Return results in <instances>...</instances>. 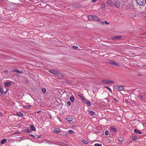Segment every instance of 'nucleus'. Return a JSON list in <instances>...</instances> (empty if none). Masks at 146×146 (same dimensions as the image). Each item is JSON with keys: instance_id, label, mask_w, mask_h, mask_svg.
<instances>
[{"instance_id": "obj_1", "label": "nucleus", "mask_w": 146, "mask_h": 146, "mask_svg": "<svg viewBox=\"0 0 146 146\" xmlns=\"http://www.w3.org/2000/svg\"><path fill=\"white\" fill-rule=\"evenodd\" d=\"M136 3L139 6H143L146 3V0H135Z\"/></svg>"}, {"instance_id": "obj_2", "label": "nucleus", "mask_w": 146, "mask_h": 146, "mask_svg": "<svg viewBox=\"0 0 146 146\" xmlns=\"http://www.w3.org/2000/svg\"><path fill=\"white\" fill-rule=\"evenodd\" d=\"M101 82L103 84H108L113 83V82L111 80H104L101 81Z\"/></svg>"}, {"instance_id": "obj_3", "label": "nucleus", "mask_w": 146, "mask_h": 146, "mask_svg": "<svg viewBox=\"0 0 146 146\" xmlns=\"http://www.w3.org/2000/svg\"><path fill=\"white\" fill-rule=\"evenodd\" d=\"M108 63L111 65H113L116 66H119L117 63L112 60H110L108 61Z\"/></svg>"}, {"instance_id": "obj_4", "label": "nucleus", "mask_w": 146, "mask_h": 146, "mask_svg": "<svg viewBox=\"0 0 146 146\" xmlns=\"http://www.w3.org/2000/svg\"><path fill=\"white\" fill-rule=\"evenodd\" d=\"M49 72L52 74H54L56 75H59L60 73L59 72L53 70H49Z\"/></svg>"}, {"instance_id": "obj_5", "label": "nucleus", "mask_w": 146, "mask_h": 146, "mask_svg": "<svg viewBox=\"0 0 146 146\" xmlns=\"http://www.w3.org/2000/svg\"><path fill=\"white\" fill-rule=\"evenodd\" d=\"M82 100L83 102L87 104L89 106H90L91 105V103L88 100H86L85 98H83Z\"/></svg>"}, {"instance_id": "obj_6", "label": "nucleus", "mask_w": 146, "mask_h": 146, "mask_svg": "<svg viewBox=\"0 0 146 146\" xmlns=\"http://www.w3.org/2000/svg\"><path fill=\"white\" fill-rule=\"evenodd\" d=\"M107 4L108 6L111 7L113 6L114 5V3L110 0L108 1L107 2Z\"/></svg>"}, {"instance_id": "obj_7", "label": "nucleus", "mask_w": 146, "mask_h": 146, "mask_svg": "<svg viewBox=\"0 0 146 146\" xmlns=\"http://www.w3.org/2000/svg\"><path fill=\"white\" fill-rule=\"evenodd\" d=\"M53 131L54 133L56 134H58L60 133V130L59 128H56L54 129Z\"/></svg>"}, {"instance_id": "obj_8", "label": "nucleus", "mask_w": 146, "mask_h": 146, "mask_svg": "<svg viewBox=\"0 0 146 146\" xmlns=\"http://www.w3.org/2000/svg\"><path fill=\"white\" fill-rule=\"evenodd\" d=\"M120 2L119 1H116L114 3L115 5L117 8H118L120 5Z\"/></svg>"}, {"instance_id": "obj_9", "label": "nucleus", "mask_w": 146, "mask_h": 146, "mask_svg": "<svg viewBox=\"0 0 146 146\" xmlns=\"http://www.w3.org/2000/svg\"><path fill=\"white\" fill-rule=\"evenodd\" d=\"M11 81H9L5 82V84L6 86L8 87L9 86L11 85Z\"/></svg>"}, {"instance_id": "obj_10", "label": "nucleus", "mask_w": 146, "mask_h": 146, "mask_svg": "<svg viewBox=\"0 0 146 146\" xmlns=\"http://www.w3.org/2000/svg\"><path fill=\"white\" fill-rule=\"evenodd\" d=\"M66 119L68 121H71L73 120V118L71 116H68L66 117Z\"/></svg>"}, {"instance_id": "obj_11", "label": "nucleus", "mask_w": 146, "mask_h": 146, "mask_svg": "<svg viewBox=\"0 0 146 146\" xmlns=\"http://www.w3.org/2000/svg\"><path fill=\"white\" fill-rule=\"evenodd\" d=\"M88 18L90 20H94V16L93 15H89L88 16Z\"/></svg>"}, {"instance_id": "obj_12", "label": "nucleus", "mask_w": 146, "mask_h": 146, "mask_svg": "<svg viewBox=\"0 0 146 146\" xmlns=\"http://www.w3.org/2000/svg\"><path fill=\"white\" fill-rule=\"evenodd\" d=\"M134 131L135 133L139 134H140L142 133L140 131L136 129H135L134 130Z\"/></svg>"}, {"instance_id": "obj_13", "label": "nucleus", "mask_w": 146, "mask_h": 146, "mask_svg": "<svg viewBox=\"0 0 146 146\" xmlns=\"http://www.w3.org/2000/svg\"><path fill=\"white\" fill-rule=\"evenodd\" d=\"M24 131L25 132H26L27 133H29L32 131L31 128L29 129L28 128H26Z\"/></svg>"}, {"instance_id": "obj_14", "label": "nucleus", "mask_w": 146, "mask_h": 146, "mask_svg": "<svg viewBox=\"0 0 146 146\" xmlns=\"http://www.w3.org/2000/svg\"><path fill=\"white\" fill-rule=\"evenodd\" d=\"M0 92L2 94L4 93L5 94H6L7 92H4V90H3V88L1 86H0Z\"/></svg>"}, {"instance_id": "obj_15", "label": "nucleus", "mask_w": 146, "mask_h": 146, "mask_svg": "<svg viewBox=\"0 0 146 146\" xmlns=\"http://www.w3.org/2000/svg\"><path fill=\"white\" fill-rule=\"evenodd\" d=\"M30 128L32 131H35L36 130V128L33 125H31L30 126Z\"/></svg>"}, {"instance_id": "obj_16", "label": "nucleus", "mask_w": 146, "mask_h": 146, "mask_svg": "<svg viewBox=\"0 0 146 146\" xmlns=\"http://www.w3.org/2000/svg\"><path fill=\"white\" fill-rule=\"evenodd\" d=\"M13 71L14 72H17V73L19 74H21L22 73V72L21 71L19 70H13Z\"/></svg>"}, {"instance_id": "obj_17", "label": "nucleus", "mask_w": 146, "mask_h": 146, "mask_svg": "<svg viewBox=\"0 0 146 146\" xmlns=\"http://www.w3.org/2000/svg\"><path fill=\"white\" fill-rule=\"evenodd\" d=\"M81 141L83 143L86 144H88V142L86 140L84 139H82L81 140Z\"/></svg>"}, {"instance_id": "obj_18", "label": "nucleus", "mask_w": 146, "mask_h": 146, "mask_svg": "<svg viewBox=\"0 0 146 146\" xmlns=\"http://www.w3.org/2000/svg\"><path fill=\"white\" fill-rule=\"evenodd\" d=\"M121 38L120 36H117L114 37L113 38V39L114 40L119 39Z\"/></svg>"}, {"instance_id": "obj_19", "label": "nucleus", "mask_w": 146, "mask_h": 146, "mask_svg": "<svg viewBox=\"0 0 146 146\" xmlns=\"http://www.w3.org/2000/svg\"><path fill=\"white\" fill-rule=\"evenodd\" d=\"M7 141V140L6 139H4L2 140L1 141V144H3L4 143H5V142H6Z\"/></svg>"}, {"instance_id": "obj_20", "label": "nucleus", "mask_w": 146, "mask_h": 146, "mask_svg": "<svg viewBox=\"0 0 146 146\" xmlns=\"http://www.w3.org/2000/svg\"><path fill=\"white\" fill-rule=\"evenodd\" d=\"M31 105H26L23 107V108H25L27 109H29L31 108Z\"/></svg>"}, {"instance_id": "obj_21", "label": "nucleus", "mask_w": 146, "mask_h": 146, "mask_svg": "<svg viewBox=\"0 0 146 146\" xmlns=\"http://www.w3.org/2000/svg\"><path fill=\"white\" fill-rule=\"evenodd\" d=\"M123 86H119V87L118 90L119 91H121L123 90Z\"/></svg>"}, {"instance_id": "obj_22", "label": "nucleus", "mask_w": 146, "mask_h": 146, "mask_svg": "<svg viewBox=\"0 0 146 146\" xmlns=\"http://www.w3.org/2000/svg\"><path fill=\"white\" fill-rule=\"evenodd\" d=\"M17 114L18 116L21 117L23 115V114L20 112L17 113Z\"/></svg>"}, {"instance_id": "obj_23", "label": "nucleus", "mask_w": 146, "mask_h": 146, "mask_svg": "<svg viewBox=\"0 0 146 146\" xmlns=\"http://www.w3.org/2000/svg\"><path fill=\"white\" fill-rule=\"evenodd\" d=\"M70 99L71 102H72L74 101V98L73 96H71L70 97Z\"/></svg>"}, {"instance_id": "obj_24", "label": "nucleus", "mask_w": 146, "mask_h": 146, "mask_svg": "<svg viewBox=\"0 0 146 146\" xmlns=\"http://www.w3.org/2000/svg\"><path fill=\"white\" fill-rule=\"evenodd\" d=\"M118 140L121 142H122L123 141V137H119L118 138Z\"/></svg>"}, {"instance_id": "obj_25", "label": "nucleus", "mask_w": 146, "mask_h": 146, "mask_svg": "<svg viewBox=\"0 0 146 146\" xmlns=\"http://www.w3.org/2000/svg\"><path fill=\"white\" fill-rule=\"evenodd\" d=\"M111 129L112 131H113L115 132H116L117 131L116 129L115 128L113 127H111Z\"/></svg>"}, {"instance_id": "obj_26", "label": "nucleus", "mask_w": 146, "mask_h": 146, "mask_svg": "<svg viewBox=\"0 0 146 146\" xmlns=\"http://www.w3.org/2000/svg\"><path fill=\"white\" fill-rule=\"evenodd\" d=\"M94 20H95L96 21H100V19L97 17H94Z\"/></svg>"}, {"instance_id": "obj_27", "label": "nucleus", "mask_w": 146, "mask_h": 146, "mask_svg": "<svg viewBox=\"0 0 146 146\" xmlns=\"http://www.w3.org/2000/svg\"><path fill=\"white\" fill-rule=\"evenodd\" d=\"M106 6V4L105 3H102L101 5V8L102 9L104 8Z\"/></svg>"}, {"instance_id": "obj_28", "label": "nucleus", "mask_w": 146, "mask_h": 146, "mask_svg": "<svg viewBox=\"0 0 146 146\" xmlns=\"http://www.w3.org/2000/svg\"><path fill=\"white\" fill-rule=\"evenodd\" d=\"M104 87L106 88H107L110 91V92H112V90H111V88H110L108 87L107 86H104Z\"/></svg>"}, {"instance_id": "obj_29", "label": "nucleus", "mask_w": 146, "mask_h": 146, "mask_svg": "<svg viewBox=\"0 0 146 146\" xmlns=\"http://www.w3.org/2000/svg\"><path fill=\"white\" fill-rule=\"evenodd\" d=\"M68 133L71 134H72L74 133V131L72 130H69L68 131Z\"/></svg>"}, {"instance_id": "obj_30", "label": "nucleus", "mask_w": 146, "mask_h": 146, "mask_svg": "<svg viewBox=\"0 0 146 146\" xmlns=\"http://www.w3.org/2000/svg\"><path fill=\"white\" fill-rule=\"evenodd\" d=\"M42 91L44 93H45L46 92V90L45 88H43L42 89Z\"/></svg>"}, {"instance_id": "obj_31", "label": "nucleus", "mask_w": 146, "mask_h": 146, "mask_svg": "<svg viewBox=\"0 0 146 146\" xmlns=\"http://www.w3.org/2000/svg\"><path fill=\"white\" fill-rule=\"evenodd\" d=\"M89 113L91 115H94V112L93 111H90Z\"/></svg>"}, {"instance_id": "obj_32", "label": "nucleus", "mask_w": 146, "mask_h": 146, "mask_svg": "<svg viewBox=\"0 0 146 146\" xmlns=\"http://www.w3.org/2000/svg\"><path fill=\"white\" fill-rule=\"evenodd\" d=\"M94 145V146H102V145L100 143H95Z\"/></svg>"}, {"instance_id": "obj_33", "label": "nucleus", "mask_w": 146, "mask_h": 146, "mask_svg": "<svg viewBox=\"0 0 146 146\" xmlns=\"http://www.w3.org/2000/svg\"><path fill=\"white\" fill-rule=\"evenodd\" d=\"M99 22L100 24H101L102 25H104V22L103 21H102L100 20V21H99Z\"/></svg>"}, {"instance_id": "obj_34", "label": "nucleus", "mask_w": 146, "mask_h": 146, "mask_svg": "<svg viewBox=\"0 0 146 146\" xmlns=\"http://www.w3.org/2000/svg\"><path fill=\"white\" fill-rule=\"evenodd\" d=\"M132 139L133 140H135L137 139V137L135 136H134L132 137Z\"/></svg>"}, {"instance_id": "obj_35", "label": "nucleus", "mask_w": 146, "mask_h": 146, "mask_svg": "<svg viewBox=\"0 0 146 146\" xmlns=\"http://www.w3.org/2000/svg\"><path fill=\"white\" fill-rule=\"evenodd\" d=\"M105 135H107L109 134V132L108 131H106L105 132Z\"/></svg>"}, {"instance_id": "obj_36", "label": "nucleus", "mask_w": 146, "mask_h": 146, "mask_svg": "<svg viewBox=\"0 0 146 146\" xmlns=\"http://www.w3.org/2000/svg\"><path fill=\"white\" fill-rule=\"evenodd\" d=\"M67 105L68 106H69L70 105V102L68 101L67 102Z\"/></svg>"}, {"instance_id": "obj_37", "label": "nucleus", "mask_w": 146, "mask_h": 146, "mask_svg": "<svg viewBox=\"0 0 146 146\" xmlns=\"http://www.w3.org/2000/svg\"><path fill=\"white\" fill-rule=\"evenodd\" d=\"M72 47L75 49H77L78 48V47L76 46H73Z\"/></svg>"}, {"instance_id": "obj_38", "label": "nucleus", "mask_w": 146, "mask_h": 146, "mask_svg": "<svg viewBox=\"0 0 146 146\" xmlns=\"http://www.w3.org/2000/svg\"><path fill=\"white\" fill-rule=\"evenodd\" d=\"M80 96L82 98V100H83V98H84L83 95L82 94L80 95Z\"/></svg>"}, {"instance_id": "obj_39", "label": "nucleus", "mask_w": 146, "mask_h": 146, "mask_svg": "<svg viewBox=\"0 0 146 146\" xmlns=\"http://www.w3.org/2000/svg\"><path fill=\"white\" fill-rule=\"evenodd\" d=\"M104 23L106 25H109L110 24V23H109L108 22H106V21H104Z\"/></svg>"}, {"instance_id": "obj_40", "label": "nucleus", "mask_w": 146, "mask_h": 146, "mask_svg": "<svg viewBox=\"0 0 146 146\" xmlns=\"http://www.w3.org/2000/svg\"><path fill=\"white\" fill-rule=\"evenodd\" d=\"M113 99L115 102H118V101L115 98H114Z\"/></svg>"}, {"instance_id": "obj_41", "label": "nucleus", "mask_w": 146, "mask_h": 146, "mask_svg": "<svg viewBox=\"0 0 146 146\" xmlns=\"http://www.w3.org/2000/svg\"><path fill=\"white\" fill-rule=\"evenodd\" d=\"M143 96H140L139 97V98L141 99L142 98H143Z\"/></svg>"}, {"instance_id": "obj_42", "label": "nucleus", "mask_w": 146, "mask_h": 146, "mask_svg": "<svg viewBox=\"0 0 146 146\" xmlns=\"http://www.w3.org/2000/svg\"><path fill=\"white\" fill-rule=\"evenodd\" d=\"M97 1V0H92V2L95 3Z\"/></svg>"}, {"instance_id": "obj_43", "label": "nucleus", "mask_w": 146, "mask_h": 146, "mask_svg": "<svg viewBox=\"0 0 146 146\" xmlns=\"http://www.w3.org/2000/svg\"><path fill=\"white\" fill-rule=\"evenodd\" d=\"M143 18L144 19L146 20V15Z\"/></svg>"}, {"instance_id": "obj_44", "label": "nucleus", "mask_w": 146, "mask_h": 146, "mask_svg": "<svg viewBox=\"0 0 146 146\" xmlns=\"http://www.w3.org/2000/svg\"><path fill=\"white\" fill-rule=\"evenodd\" d=\"M30 135L31 136L33 137H35V136L34 135H33V134H31V135Z\"/></svg>"}, {"instance_id": "obj_45", "label": "nucleus", "mask_w": 146, "mask_h": 146, "mask_svg": "<svg viewBox=\"0 0 146 146\" xmlns=\"http://www.w3.org/2000/svg\"><path fill=\"white\" fill-rule=\"evenodd\" d=\"M41 111H37V112H36V113H39Z\"/></svg>"}, {"instance_id": "obj_46", "label": "nucleus", "mask_w": 146, "mask_h": 146, "mask_svg": "<svg viewBox=\"0 0 146 146\" xmlns=\"http://www.w3.org/2000/svg\"><path fill=\"white\" fill-rule=\"evenodd\" d=\"M2 114V113L0 112V115H1Z\"/></svg>"}, {"instance_id": "obj_47", "label": "nucleus", "mask_w": 146, "mask_h": 146, "mask_svg": "<svg viewBox=\"0 0 146 146\" xmlns=\"http://www.w3.org/2000/svg\"><path fill=\"white\" fill-rule=\"evenodd\" d=\"M40 138V137H38V138Z\"/></svg>"}, {"instance_id": "obj_48", "label": "nucleus", "mask_w": 146, "mask_h": 146, "mask_svg": "<svg viewBox=\"0 0 146 146\" xmlns=\"http://www.w3.org/2000/svg\"><path fill=\"white\" fill-rule=\"evenodd\" d=\"M61 135H62V133L61 134Z\"/></svg>"}]
</instances>
